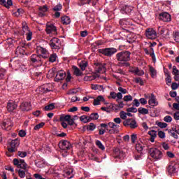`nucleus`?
Listing matches in <instances>:
<instances>
[{
	"label": "nucleus",
	"instance_id": "nucleus-1",
	"mask_svg": "<svg viewBox=\"0 0 179 179\" xmlns=\"http://www.w3.org/2000/svg\"><path fill=\"white\" fill-rule=\"evenodd\" d=\"M116 59L118 61V66H131L129 61H131V52L128 50H122L116 54Z\"/></svg>",
	"mask_w": 179,
	"mask_h": 179
},
{
	"label": "nucleus",
	"instance_id": "nucleus-2",
	"mask_svg": "<svg viewBox=\"0 0 179 179\" xmlns=\"http://www.w3.org/2000/svg\"><path fill=\"white\" fill-rule=\"evenodd\" d=\"M148 153L155 162L160 160L163 157V152L156 148H150Z\"/></svg>",
	"mask_w": 179,
	"mask_h": 179
},
{
	"label": "nucleus",
	"instance_id": "nucleus-3",
	"mask_svg": "<svg viewBox=\"0 0 179 179\" xmlns=\"http://www.w3.org/2000/svg\"><path fill=\"white\" fill-rule=\"evenodd\" d=\"M118 50L115 48H106L103 49H99L100 54H103L105 57H113L114 54H115Z\"/></svg>",
	"mask_w": 179,
	"mask_h": 179
},
{
	"label": "nucleus",
	"instance_id": "nucleus-4",
	"mask_svg": "<svg viewBox=\"0 0 179 179\" xmlns=\"http://www.w3.org/2000/svg\"><path fill=\"white\" fill-rule=\"evenodd\" d=\"M145 37L150 40H155V38H157V32L153 28L146 29Z\"/></svg>",
	"mask_w": 179,
	"mask_h": 179
},
{
	"label": "nucleus",
	"instance_id": "nucleus-5",
	"mask_svg": "<svg viewBox=\"0 0 179 179\" xmlns=\"http://www.w3.org/2000/svg\"><path fill=\"white\" fill-rule=\"evenodd\" d=\"M14 166H17L18 169H22L23 170H26L27 169V164L24 162V159L15 158L13 159Z\"/></svg>",
	"mask_w": 179,
	"mask_h": 179
},
{
	"label": "nucleus",
	"instance_id": "nucleus-6",
	"mask_svg": "<svg viewBox=\"0 0 179 179\" xmlns=\"http://www.w3.org/2000/svg\"><path fill=\"white\" fill-rule=\"evenodd\" d=\"M123 125L124 127H130L131 129H135V128H138V124L136 123V120L135 119L129 118L123 122Z\"/></svg>",
	"mask_w": 179,
	"mask_h": 179
},
{
	"label": "nucleus",
	"instance_id": "nucleus-7",
	"mask_svg": "<svg viewBox=\"0 0 179 179\" xmlns=\"http://www.w3.org/2000/svg\"><path fill=\"white\" fill-rule=\"evenodd\" d=\"M19 145H20V143H19V140H17V138L12 140L9 143L10 147L8 148V150L9 153H13V152H16V148H17V146H19Z\"/></svg>",
	"mask_w": 179,
	"mask_h": 179
},
{
	"label": "nucleus",
	"instance_id": "nucleus-8",
	"mask_svg": "<svg viewBox=\"0 0 179 179\" xmlns=\"http://www.w3.org/2000/svg\"><path fill=\"white\" fill-rule=\"evenodd\" d=\"M58 145L59 149H62V150H69L72 148L71 143L66 140L60 141Z\"/></svg>",
	"mask_w": 179,
	"mask_h": 179
},
{
	"label": "nucleus",
	"instance_id": "nucleus-9",
	"mask_svg": "<svg viewBox=\"0 0 179 179\" xmlns=\"http://www.w3.org/2000/svg\"><path fill=\"white\" fill-rule=\"evenodd\" d=\"M158 19L162 22H171V15L167 12H163L159 14Z\"/></svg>",
	"mask_w": 179,
	"mask_h": 179
},
{
	"label": "nucleus",
	"instance_id": "nucleus-10",
	"mask_svg": "<svg viewBox=\"0 0 179 179\" xmlns=\"http://www.w3.org/2000/svg\"><path fill=\"white\" fill-rule=\"evenodd\" d=\"M31 61L33 64H38L40 66L43 65V60L41 59V55H37L34 54L31 56Z\"/></svg>",
	"mask_w": 179,
	"mask_h": 179
},
{
	"label": "nucleus",
	"instance_id": "nucleus-11",
	"mask_svg": "<svg viewBox=\"0 0 179 179\" xmlns=\"http://www.w3.org/2000/svg\"><path fill=\"white\" fill-rule=\"evenodd\" d=\"M12 127H13V123L10 119L6 120L1 123V128L6 131H9Z\"/></svg>",
	"mask_w": 179,
	"mask_h": 179
},
{
	"label": "nucleus",
	"instance_id": "nucleus-12",
	"mask_svg": "<svg viewBox=\"0 0 179 179\" xmlns=\"http://www.w3.org/2000/svg\"><path fill=\"white\" fill-rule=\"evenodd\" d=\"M132 10H134V7L131 6L124 5L120 7V12L123 15L125 13L126 15H128L129 13H131Z\"/></svg>",
	"mask_w": 179,
	"mask_h": 179
},
{
	"label": "nucleus",
	"instance_id": "nucleus-13",
	"mask_svg": "<svg viewBox=\"0 0 179 179\" xmlns=\"http://www.w3.org/2000/svg\"><path fill=\"white\" fill-rule=\"evenodd\" d=\"M7 111L8 113H13L16 108H17V104H16V102L10 101L7 103Z\"/></svg>",
	"mask_w": 179,
	"mask_h": 179
},
{
	"label": "nucleus",
	"instance_id": "nucleus-14",
	"mask_svg": "<svg viewBox=\"0 0 179 179\" xmlns=\"http://www.w3.org/2000/svg\"><path fill=\"white\" fill-rule=\"evenodd\" d=\"M99 2V0H81L78 5L79 6H83V5H90V3L92 4V6H95V5H97V3Z\"/></svg>",
	"mask_w": 179,
	"mask_h": 179
},
{
	"label": "nucleus",
	"instance_id": "nucleus-15",
	"mask_svg": "<svg viewBox=\"0 0 179 179\" xmlns=\"http://www.w3.org/2000/svg\"><path fill=\"white\" fill-rule=\"evenodd\" d=\"M20 108L21 111H30L31 110V104L30 102H22L20 106Z\"/></svg>",
	"mask_w": 179,
	"mask_h": 179
},
{
	"label": "nucleus",
	"instance_id": "nucleus-16",
	"mask_svg": "<svg viewBox=\"0 0 179 179\" xmlns=\"http://www.w3.org/2000/svg\"><path fill=\"white\" fill-rule=\"evenodd\" d=\"M129 72H131V73H134L137 76H143V75H145V71H143V70H139L138 67L131 68Z\"/></svg>",
	"mask_w": 179,
	"mask_h": 179
},
{
	"label": "nucleus",
	"instance_id": "nucleus-17",
	"mask_svg": "<svg viewBox=\"0 0 179 179\" xmlns=\"http://www.w3.org/2000/svg\"><path fill=\"white\" fill-rule=\"evenodd\" d=\"M94 65H95L96 72L97 73H100L106 71V67H104V64L100 62H96V63H94Z\"/></svg>",
	"mask_w": 179,
	"mask_h": 179
},
{
	"label": "nucleus",
	"instance_id": "nucleus-18",
	"mask_svg": "<svg viewBox=\"0 0 179 179\" xmlns=\"http://www.w3.org/2000/svg\"><path fill=\"white\" fill-rule=\"evenodd\" d=\"M65 76H66V73L65 71H58L55 78L56 82H59V80H64Z\"/></svg>",
	"mask_w": 179,
	"mask_h": 179
},
{
	"label": "nucleus",
	"instance_id": "nucleus-19",
	"mask_svg": "<svg viewBox=\"0 0 179 179\" xmlns=\"http://www.w3.org/2000/svg\"><path fill=\"white\" fill-rule=\"evenodd\" d=\"M84 14L86 16V20L87 22H90V23L94 22V14L90 13V10H87L84 13Z\"/></svg>",
	"mask_w": 179,
	"mask_h": 179
},
{
	"label": "nucleus",
	"instance_id": "nucleus-20",
	"mask_svg": "<svg viewBox=\"0 0 179 179\" xmlns=\"http://www.w3.org/2000/svg\"><path fill=\"white\" fill-rule=\"evenodd\" d=\"M45 31L48 34H51L53 31H57V27L54 24H47Z\"/></svg>",
	"mask_w": 179,
	"mask_h": 179
},
{
	"label": "nucleus",
	"instance_id": "nucleus-21",
	"mask_svg": "<svg viewBox=\"0 0 179 179\" xmlns=\"http://www.w3.org/2000/svg\"><path fill=\"white\" fill-rule=\"evenodd\" d=\"M166 171L169 176H173V174H176V173H177V168L175 166L169 165L166 168Z\"/></svg>",
	"mask_w": 179,
	"mask_h": 179
},
{
	"label": "nucleus",
	"instance_id": "nucleus-22",
	"mask_svg": "<svg viewBox=\"0 0 179 179\" xmlns=\"http://www.w3.org/2000/svg\"><path fill=\"white\" fill-rule=\"evenodd\" d=\"M0 5H3V6H5V8H7V9H9L12 5H13V3L12 2V0H0Z\"/></svg>",
	"mask_w": 179,
	"mask_h": 179
},
{
	"label": "nucleus",
	"instance_id": "nucleus-23",
	"mask_svg": "<svg viewBox=\"0 0 179 179\" xmlns=\"http://www.w3.org/2000/svg\"><path fill=\"white\" fill-rule=\"evenodd\" d=\"M148 103L152 107H156V106H157L158 103L156 101V96H155V94H151V96H150V100L148 101Z\"/></svg>",
	"mask_w": 179,
	"mask_h": 179
},
{
	"label": "nucleus",
	"instance_id": "nucleus-24",
	"mask_svg": "<svg viewBox=\"0 0 179 179\" xmlns=\"http://www.w3.org/2000/svg\"><path fill=\"white\" fill-rule=\"evenodd\" d=\"M114 153L116 155V157H119L120 159H121V157H124V156L125 155L124 151H122V150H120L118 148L115 149Z\"/></svg>",
	"mask_w": 179,
	"mask_h": 179
},
{
	"label": "nucleus",
	"instance_id": "nucleus-25",
	"mask_svg": "<svg viewBox=\"0 0 179 179\" xmlns=\"http://www.w3.org/2000/svg\"><path fill=\"white\" fill-rule=\"evenodd\" d=\"M105 101L104 97L99 95L96 99H94V106H100V101L104 102Z\"/></svg>",
	"mask_w": 179,
	"mask_h": 179
},
{
	"label": "nucleus",
	"instance_id": "nucleus-26",
	"mask_svg": "<svg viewBox=\"0 0 179 179\" xmlns=\"http://www.w3.org/2000/svg\"><path fill=\"white\" fill-rule=\"evenodd\" d=\"M72 69H73V73H74V75H76V76H82V75H83V73L82 71H80V69H79V68H78V66H73Z\"/></svg>",
	"mask_w": 179,
	"mask_h": 179
},
{
	"label": "nucleus",
	"instance_id": "nucleus-27",
	"mask_svg": "<svg viewBox=\"0 0 179 179\" xmlns=\"http://www.w3.org/2000/svg\"><path fill=\"white\" fill-rule=\"evenodd\" d=\"M80 121H82V122H84V124H87V122H90L91 119L90 117H88L87 115H82L80 117Z\"/></svg>",
	"mask_w": 179,
	"mask_h": 179
},
{
	"label": "nucleus",
	"instance_id": "nucleus-28",
	"mask_svg": "<svg viewBox=\"0 0 179 179\" xmlns=\"http://www.w3.org/2000/svg\"><path fill=\"white\" fill-rule=\"evenodd\" d=\"M145 148V145L143 143H138L136 144V150L138 153H142V150H143V148Z\"/></svg>",
	"mask_w": 179,
	"mask_h": 179
},
{
	"label": "nucleus",
	"instance_id": "nucleus-29",
	"mask_svg": "<svg viewBox=\"0 0 179 179\" xmlns=\"http://www.w3.org/2000/svg\"><path fill=\"white\" fill-rule=\"evenodd\" d=\"M62 23L63 24H69L71 23V18L66 15L62 17Z\"/></svg>",
	"mask_w": 179,
	"mask_h": 179
},
{
	"label": "nucleus",
	"instance_id": "nucleus-30",
	"mask_svg": "<svg viewBox=\"0 0 179 179\" xmlns=\"http://www.w3.org/2000/svg\"><path fill=\"white\" fill-rule=\"evenodd\" d=\"M138 112L139 113V114H142L143 115L149 114V110L142 107L138 108Z\"/></svg>",
	"mask_w": 179,
	"mask_h": 179
},
{
	"label": "nucleus",
	"instance_id": "nucleus-31",
	"mask_svg": "<svg viewBox=\"0 0 179 179\" xmlns=\"http://www.w3.org/2000/svg\"><path fill=\"white\" fill-rule=\"evenodd\" d=\"M119 23L120 26H122L123 27H125V26H127V24H129V22H128V19L127 18L121 19Z\"/></svg>",
	"mask_w": 179,
	"mask_h": 179
},
{
	"label": "nucleus",
	"instance_id": "nucleus-32",
	"mask_svg": "<svg viewBox=\"0 0 179 179\" xmlns=\"http://www.w3.org/2000/svg\"><path fill=\"white\" fill-rule=\"evenodd\" d=\"M150 56L152 57L153 62H156V55H155V50L153 48H150Z\"/></svg>",
	"mask_w": 179,
	"mask_h": 179
},
{
	"label": "nucleus",
	"instance_id": "nucleus-33",
	"mask_svg": "<svg viewBox=\"0 0 179 179\" xmlns=\"http://www.w3.org/2000/svg\"><path fill=\"white\" fill-rule=\"evenodd\" d=\"M91 88L92 89V90H103V89H104L103 85L93 84L91 85Z\"/></svg>",
	"mask_w": 179,
	"mask_h": 179
},
{
	"label": "nucleus",
	"instance_id": "nucleus-34",
	"mask_svg": "<svg viewBox=\"0 0 179 179\" xmlns=\"http://www.w3.org/2000/svg\"><path fill=\"white\" fill-rule=\"evenodd\" d=\"M55 108V103H50L49 105H47L44 108L45 111H50V110H54Z\"/></svg>",
	"mask_w": 179,
	"mask_h": 179
},
{
	"label": "nucleus",
	"instance_id": "nucleus-35",
	"mask_svg": "<svg viewBox=\"0 0 179 179\" xmlns=\"http://www.w3.org/2000/svg\"><path fill=\"white\" fill-rule=\"evenodd\" d=\"M108 127H109V128H111L112 129H118L120 128V125H117L113 122H110L109 123H108Z\"/></svg>",
	"mask_w": 179,
	"mask_h": 179
},
{
	"label": "nucleus",
	"instance_id": "nucleus-36",
	"mask_svg": "<svg viewBox=\"0 0 179 179\" xmlns=\"http://www.w3.org/2000/svg\"><path fill=\"white\" fill-rule=\"evenodd\" d=\"M150 75L151 78H155L157 75L156 69H155L152 66H150Z\"/></svg>",
	"mask_w": 179,
	"mask_h": 179
},
{
	"label": "nucleus",
	"instance_id": "nucleus-37",
	"mask_svg": "<svg viewBox=\"0 0 179 179\" xmlns=\"http://www.w3.org/2000/svg\"><path fill=\"white\" fill-rule=\"evenodd\" d=\"M49 44H59L61 45V40L58 38H53L50 40Z\"/></svg>",
	"mask_w": 179,
	"mask_h": 179
},
{
	"label": "nucleus",
	"instance_id": "nucleus-38",
	"mask_svg": "<svg viewBox=\"0 0 179 179\" xmlns=\"http://www.w3.org/2000/svg\"><path fill=\"white\" fill-rule=\"evenodd\" d=\"M96 146L101 149V150H104L106 149V147H104V145H103V143H101V141H100L99 140H97L96 141Z\"/></svg>",
	"mask_w": 179,
	"mask_h": 179
},
{
	"label": "nucleus",
	"instance_id": "nucleus-39",
	"mask_svg": "<svg viewBox=\"0 0 179 179\" xmlns=\"http://www.w3.org/2000/svg\"><path fill=\"white\" fill-rule=\"evenodd\" d=\"M52 10L54 12H59L61 10H62V4L59 3L57 5H56L53 8Z\"/></svg>",
	"mask_w": 179,
	"mask_h": 179
},
{
	"label": "nucleus",
	"instance_id": "nucleus-40",
	"mask_svg": "<svg viewBox=\"0 0 179 179\" xmlns=\"http://www.w3.org/2000/svg\"><path fill=\"white\" fill-rule=\"evenodd\" d=\"M22 30L24 31V33H29V31H30V29L29 28V27L27 26V24H26V22H23L22 23Z\"/></svg>",
	"mask_w": 179,
	"mask_h": 179
},
{
	"label": "nucleus",
	"instance_id": "nucleus-41",
	"mask_svg": "<svg viewBox=\"0 0 179 179\" xmlns=\"http://www.w3.org/2000/svg\"><path fill=\"white\" fill-rule=\"evenodd\" d=\"M52 50H59L61 45L57 43H49Z\"/></svg>",
	"mask_w": 179,
	"mask_h": 179
},
{
	"label": "nucleus",
	"instance_id": "nucleus-42",
	"mask_svg": "<svg viewBox=\"0 0 179 179\" xmlns=\"http://www.w3.org/2000/svg\"><path fill=\"white\" fill-rule=\"evenodd\" d=\"M158 34H160V36H167V34H169V32H167L166 34H164L166 29L164 28H162V27H158Z\"/></svg>",
	"mask_w": 179,
	"mask_h": 179
},
{
	"label": "nucleus",
	"instance_id": "nucleus-43",
	"mask_svg": "<svg viewBox=\"0 0 179 179\" xmlns=\"http://www.w3.org/2000/svg\"><path fill=\"white\" fill-rule=\"evenodd\" d=\"M57 54L54 53L52 54L49 57V62H55L57 61Z\"/></svg>",
	"mask_w": 179,
	"mask_h": 179
},
{
	"label": "nucleus",
	"instance_id": "nucleus-44",
	"mask_svg": "<svg viewBox=\"0 0 179 179\" xmlns=\"http://www.w3.org/2000/svg\"><path fill=\"white\" fill-rule=\"evenodd\" d=\"M135 83H139L141 86H143L145 85V83L143 82V80L141 78H136L134 79Z\"/></svg>",
	"mask_w": 179,
	"mask_h": 179
},
{
	"label": "nucleus",
	"instance_id": "nucleus-45",
	"mask_svg": "<svg viewBox=\"0 0 179 179\" xmlns=\"http://www.w3.org/2000/svg\"><path fill=\"white\" fill-rule=\"evenodd\" d=\"M87 129H88V131H94V129H96V124L90 123V124L87 126Z\"/></svg>",
	"mask_w": 179,
	"mask_h": 179
},
{
	"label": "nucleus",
	"instance_id": "nucleus-46",
	"mask_svg": "<svg viewBox=\"0 0 179 179\" xmlns=\"http://www.w3.org/2000/svg\"><path fill=\"white\" fill-rule=\"evenodd\" d=\"M44 125H45V123H44V122H41V123L36 124V125L34 127V131H38V129H40L41 128H43V127H44Z\"/></svg>",
	"mask_w": 179,
	"mask_h": 179
},
{
	"label": "nucleus",
	"instance_id": "nucleus-47",
	"mask_svg": "<svg viewBox=\"0 0 179 179\" xmlns=\"http://www.w3.org/2000/svg\"><path fill=\"white\" fill-rule=\"evenodd\" d=\"M38 51L41 52V53L43 54V55H45V54H47V52H48L47 51V49L41 47V46H38Z\"/></svg>",
	"mask_w": 179,
	"mask_h": 179
},
{
	"label": "nucleus",
	"instance_id": "nucleus-48",
	"mask_svg": "<svg viewBox=\"0 0 179 179\" xmlns=\"http://www.w3.org/2000/svg\"><path fill=\"white\" fill-rule=\"evenodd\" d=\"M14 16H20V15H23V9L17 8V11L13 13Z\"/></svg>",
	"mask_w": 179,
	"mask_h": 179
},
{
	"label": "nucleus",
	"instance_id": "nucleus-49",
	"mask_svg": "<svg viewBox=\"0 0 179 179\" xmlns=\"http://www.w3.org/2000/svg\"><path fill=\"white\" fill-rule=\"evenodd\" d=\"M90 118L91 121H92V120H99V113H92L90 115Z\"/></svg>",
	"mask_w": 179,
	"mask_h": 179
},
{
	"label": "nucleus",
	"instance_id": "nucleus-50",
	"mask_svg": "<svg viewBox=\"0 0 179 179\" xmlns=\"http://www.w3.org/2000/svg\"><path fill=\"white\" fill-rule=\"evenodd\" d=\"M38 10H40V12H43V13H45V12L48 10V7H47V6L45 5L43 6H40Z\"/></svg>",
	"mask_w": 179,
	"mask_h": 179
},
{
	"label": "nucleus",
	"instance_id": "nucleus-51",
	"mask_svg": "<svg viewBox=\"0 0 179 179\" xmlns=\"http://www.w3.org/2000/svg\"><path fill=\"white\" fill-rule=\"evenodd\" d=\"M173 38L176 43H179V32L173 33Z\"/></svg>",
	"mask_w": 179,
	"mask_h": 179
},
{
	"label": "nucleus",
	"instance_id": "nucleus-52",
	"mask_svg": "<svg viewBox=\"0 0 179 179\" xmlns=\"http://www.w3.org/2000/svg\"><path fill=\"white\" fill-rule=\"evenodd\" d=\"M148 135H150V136L152 138H156V136H157V131L155 130H151L148 131Z\"/></svg>",
	"mask_w": 179,
	"mask_h": 179
},
{
	"label": "nucleus",
	"instance_id": "nucleus-53",
	"mask_svg": "<svg viewBox=\"0 0 179 179\" xmlns=\"http://www.w3.org/2000/svg\"><path fill=\"white\" fill-rule=\"evenodd\" d=\"M127 113H138V109L135 107L128 108L127 109Z\"/></svg>",
	"mask_w": 179,
	"mask_h": 179
},
{
	"label": "nucleus",
	"instance_id": "nucleus-54",
	"mask_svg": "<svg viewBox=\"0 0 179 179\" xmlns=\"http://www.w3.org/2000/svg\"><path fill=\"white\" fill-rule=\"evenodd\" d=\"M26 36L27 41H30V40H31V37H33V32H31V31H29V32H27Z\"/></svg>",
	"mask_w": 179,
	"mask_h": 179
},
{
	"label": "nucleus",
	"instance_id": "nucleus-55",
	"mask_svg": "<svg viewBox=\"0 0 179 179\" xmlns=\"http://www.w3.org/2000/svg\"><path fill=\"white\" fill-rule=\"evenodd\" d=\"M158 136L161 139H164V138H166V133H164V131H158Z\"/></svg>",
	"mask_w": 179,
	"mask_h": 179
},
{
	"label": "nucleus",
	"instance_id": "nucleus-56",
	"mask_svg": "<svg viewBox=\"0 0 179 179\" xmlns=\"http://www.w3.org/2000/svg\"><path fill=\"white\" fill-rule=\"evenodd\" d=\"M17 156H19L20 157H26V156H27V152L23 151H18Z\"/></svg>",
	"mask_w": 179,
	"mask_h": 179
},
{
	"label": "nucleus",
	"instance_id": "nucleus-57",
	"mask_svg": "<svg viewBox=\"0 0 179 179\" xmlns=\"http://www.w3.org/2000/svg\"><path fill=\"white\" fill-rule=\"evenodd\" d=\"M35 164L36 167H38L39 169H43V167H44V162L42 161L36 162H35Z\"/></svg>",
	"mask_w": 179,
	"mask_h": 179
},
{
	"label": "nucleus",
	"instance_id": "nucleus-58",
	"mask_svg": "<svg viewBox=\"0 0 179 179\" xmlns=\"http://www.w3.org/2000/svg\"><path fill=\"white\" fill-rule=\"evenodd\" d=\"M164 121L165 122H171V121H173V117L170 115H166L164 117Z\"/></svg>",
	"mask_w": 179,
	"mask_h": 179
},
{
	"label": "nucleus",
	"instance_id": "nucleus-59",
	"mask_svg": "<svg viewBox=\"0 0 179 179\" xmlns=\"http://www.w3.org/2000/svg\"><path fill=\"white\" fill-rule=\"evenodd\" d=\"M18 175L20 177V178H24L26 177V172L24 171L19 170L18 171Z\"/></svg>",
	"mask_w": 179,
	"mask_h": 179
},
{
	"label": "nucleus",
	"instance_id": "nucleus-60",
	"mask_svg": "<svg viewBox=\"0 0 179 179\" xmlns=\"http://www.w3.org/2000/svg\"><path fill=\"white\" fill-rule=\"evenodd\" d=\"M157 124L159 128H167V123L159 122Z\"/></svg>",
	"mask_w": 179,
	"mask_h": 179
},
{
	"label": "nucleus",
	"instance_id": "nucleus-61",
	"mask_svg": "<svg viewBox=\"0 0 179 179\" xmlns=\"http://www.w3.org/2000/svg\"><path fill=\"white\" fill-rule=\"evenodd\" d=\"M123 100L124 101H132V96L126 95V96H124Z\"/></svg>",
	"mask_w": 179,
	"mask_h": 179
},
{
	"label": "nucleus",
	"instance_id": "nucleus-62",
	"mask_svg": "<svg viewBox=\"0 0 179 179\" xmlns=\"http://www.w3.org/2000/svg\"><path fill=\"white\" fill-rule=\"evenodd\" d=\"M120 116L122 120H127V113L121 111L120 113Z\"/></svg>",
	"mask_w": 179,
	"mask_h": 179
},
{
	"label": "nucleus",
	"instance_id": "nucleus-63",
	"mask_svg": "<svg viewBox=\"0 0 179 179\" xmlns=\"http://www.w3.org/2000/svg\"><path fill=\"white\" fill-rule=\"evenodd\" d=\"M173 75L179 76V70L177 69V66H173Z\"/></svg>",
	"mask_w": 179,
	"mask_h": 179
},
{
	"label": "nucleus",
	"instance_id": "nucleus-64",
	"mask_svg": "<svg viewBox=\"0 0 179 179\" xmlns=\"http://www.w3.org/2000/svg\"><path fill=\"white\" fill-rule=\"evenodd\" d=\"M173 118L176 121H179V112H176L173 114Z\"/></svg>",
	"mask_w": 179,
	"mask_h": 179
}]
</instances>
